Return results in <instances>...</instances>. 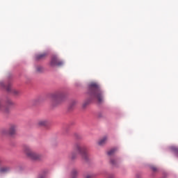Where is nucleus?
<instances>
[{"mask_svg": "<svg viewBox=\"0 0 178 178\" xmlns=\"http://www.w3.org/2000/svg\"><path fill=\"white\" fill-rule=\"evenodd\" d=\"M63 65V61H61L56 56L52 57L51 61H50V66L51 67H55V66H62Z\"/></svg>", "mask_w": 178, "mask_h": 178, "instance_id": "7", "label": "nucleus"}, {"mask_svg": "<svg viewBox=\"0 0 178 178\" xmlns=\"http://www.w3.org/2000/svg\"><path fill=\"white\" fill-rule=\"evenodd\" d=\"M70 159L72 161H74V159H77V153L76 152L71 153V154L70 155Z\"/></svg>", "mask_w": 178, "mask_h": 178, "instance_id": "14", "label": "nucleus"}, {"mask_svg": "<svg viewBox=\"0 0 178 178\" xmlns=\"http://www.w3.org/2000/svg\"><path fill=\"white\" fill-rule=\"evenodd\" d=\"M86 178H94V175L88 174L86 175Z\"/></svg>", "mask_w": 178, "mask_h": 178, "instance_id": "18", "label": "nucleus"}, {"mask_svg": "<svg viewBox=\"0 0 178 178\" xmlns=\"http://www.w3.org/2000/svg\"><path fill=\"white\" fill-rule=\"evenodd\" d=\"M23 149L24 154L31 161H41L42 159V155L33 151L30 146L24 145Z\"/></svg>", "mask_w": 178, "mask_h": 178, "instance_id": "3", "label": "nucleus"}, {"mask_svg": "<svg viewBox=\"0 0 178 178\" xmlns=\"http://www.w3.org/2000/svg\"><path fill=\"white\" fill-rule=\"evenodd\" d=\"M0 87L6 90L8 92L13 94V95H19V94H20V92L19 90L12 88L10 84H8L7 86H6L4 82H0Z\"/></svg>", "mask_w": 178, "mask_h": 178, "instance_id": "5", "label": "nucleus"}, {"mask_svg": "<svg viewBox=\"0 0 178 178\" xmlns=\"http://www.w3.org/2000/svg\"><path fill=\"white\" fill-rule=\"evenodd\" d=\"M38 178H47V177L45 176V175H41Z\"/></svg>", "mask_w": 178, "mask_h": 178, "instance_id": "20", "label": "nucleus"}, {"mask_svg": "<svg viewBox=\"0 0 178 178\" xmlns=\"http://www.w3.org/2000/svg\"><path fill=\"white\" fill-rule=\"evenodd\" d=\"M63 98V93L62 92H56L51 95V100L53 104H58V102H60V101H62Z\"/></svg>", "mask_w": 178, "mask_h": 178, "instance_id": "6", "label": "nucleus"}, {"mask_svg": "<svg viewBox=\"0 0 178 178\" xmlns=\"http://www.w3.org/2000/svg\"><path fill=\"white\" fill-rule=\"evenodd\" d=\"M153 170H154V171H155V170H156V168H153Z\"/></svg>", "mask_w": 178, "mask_h": 178, "instance_id": "23", "label": "nucleus"}, {"mask_svg": "<svg viewBox=\"0 0 178 178\" xmlns=\"http://www.w3.org/2000/svg\"><path fill=\"white\" fill-rule=\"evenodd\" d=\"M88 104H90V102L88 101L84 102L83 104V108H86L87 105H88Z\"/></svg>", "mask_w": 178, "mask_h": 178, "instance_id": "17", "label": "nucleus"}, {"mask_svg": "<svg viewBox=\"0 0 178 178\" xmlns=\"http://www.w3.org/2000/svg\"><path fill=\"white\" fill-rule=\"evenodd\" d=\"M38 126H47L48 124V121L47 120H41L38 122Z\"/></svg>", "mask_w": 178, "mask_h": 178, "instance_id": "13", "label": "nucleus"}, {"mask_svg": "<svg viewBox=\"0 0 178 178\" xmlns=\"http://www.w3.org/2000/svg\"><path fill=\"white\" fill-rule=\"evenodd\" d=\"M35 69H36L37 73H41V72H42L43 70H44V68H42V67H41V66H37V67H35Z\"/></svg>", "mask_w": 178, "mask_h": 178, "instance_id": "16", "label": "nucleus"}, {"mask_svg": "<svg viewBox=\"0 0 178 178\" xmlns=\"http://www.w3.org/2000/svg\"><path fill=\"white\" fill-rule=\"evenodd\" d=\"M108 141V136H104L102 138H101L97 144L98 145H105Z\"/></svg>", "mask_w": 178, "mask_h": 178, "instance_id": "9", "label": "nucleus"}, {"mask_svg": "<svg viewBox=\"0 0 178 178\" xmlns=\"http://www.w3.org/2000/svg\"><path fill=\"white\" fill-rule=\"evenodd\" d=\"M17 130V125H16L15 124H10L9 125V128L8 129V131L4 134H8V136H15V134H16V131Z\"/></svg>", "mask_w": 178, "mask_h": 178, "instance_id": "8", "label": "nucleus"}, {"mask_svg": "<svg viewBox=\"0 0 178 178\" xmlns=\"http://www.w3.org/2000/svg\"><path fill=\"white\" fill-rule=\"evenodd\" d=\"M14 103L10 99H7L3 105V100L0 99V111L4 113H9V107L13 106Z\"/></svg>", "mask_w": 178, "mask_h": 178, "instance_id": "4", "label": "nucleus"}, {"mask_svg": "<svg viewBox=\"0 0 178 178\" xmlns=\"http://www.w3.org/2000/svg\"><path fill=\"white\" fill-rule=\"evenodd\" d=\"M111 163L113 165H116V160H115V159H111Z\"/></svg>", "mask_w": 178, "mask_h": 178, "instance_id": "19", "label": "nucleus"}, {"mask_svg": "<svg viewBox=\"0 0 178 178\" xmlns=\"http://www.w3.org/2000/svg\"><path fill=\"white\" fill-rule=\"evenodd\" d=\"M8 172H10V167L5 166L0 168V173H8Z\"/></svg>", "mask_w": 178, "mask_h": 178, "instance_id": "10", "label": "nucleus"}, {"mask_svg": "<svg viewBox=\"0 0 178 178\" xmlns=\"http://www.w3.org/2000/svg\"><path fill=\"white\" fill-rule=\"evenodd\" d=\"M74 149L81 154L83 161H88L90 159V154H88V147L81 143H76L74 145Z\"/></svg>", "mask_w": 178, "mask_h": 178, "instance_id": "2", "label": "nucleus"}, {"mask_svg": "<svg viewBox=\"0 0 178 178\" xmlns=\"http://www.w3.org/2000/svg\"><path fill=\"white\" fill-rule=\"evenodd\" d=\"M117 150V148L111 149L110 151L108 152V155H109V156H111V155H113V154H115Z\"/></svg>", "mask_w": 178, "mask_h": 178, "instance_id": "15", "label": "nucleus"}, {"mask_svg": "<svg viewBox=\"0 0 178 178\" xmlns=\"http://www.w3.org/2000/svg\"><path fill=\"white\" fill-rule=\"evenodd\" d=\"M1 163H2V160L0 159V165H1Z\"/></svg>", "mask_w": 178, "mask_h": 178, "instance_id": "24", "label": "nucleus"}, {"mask_svg": "<svg viewBox=\"0 0 178 178\" xmlns=\"http://www.w3.org/2000/svg\"><path fill=\"white\" fill-rule=\"evenodd\" d=\"M72 105H76V102H73Z\"/></svg>", "mask_w": 178, "mask_h": 178, "instance_id": "21", "label": "nucleus"}, {"mask_svg": "<svg viewBox=\"0 0 178 178\" xmlns=\"http://www.w3.org/2000/svg\"><path fill=\"white\" fill-rule=\"evenodd\" d=\"M89 91L90 94L94 99H97L99 104L103 102L104 101V95L102 94V90H101V88L99 85L95 82H92L89 85Z\"/></svg>", "mask_w": 178, "mask_h": 178, "instance_id": "1", "label": "nucleus"}, {"mask_svg": "<svg viewBox=\"0 0 178 178\" xmlns=\"http://www.w3.org/2000/svg\"><path fill=\"white\" fill-rule=\"evenodd\" d=\"M78 175H79V170L76 168L72 169L71 172L72 178H77Z\"/></svg>", "mask_w": 178, "mask_h": 178, "instance_id": "11", "label": "nucleus"}, {"mask_svg": "<svg viewBox=\"0 0 178 178\" xmlns=\"http://www.w3.org/2000/svg\"><path fill=\"white\" fill-rule=\"evenodd\" d=\"M108 178H113V176L111 175L108 177Z\"/></svg>", "mask_w": 178, "mask_h": 178, "instance_id": "22", "label": "nucleus"}, {"mask_svg": "<svg viewBox=\"0 0 178 178\" xmlns=\"http://www.w3.org/2000/svg\"><path fill=\"white\" fill-rule=\"evenodd\" d=\"M45 56H47V53H42L40 54H38L35 56V60H40V59H44V58H45Z\"/></svg>", "mask_w": 178, "mask_h": 178, "instance_id": "12", "label": "nucleus"}]
</instances>
